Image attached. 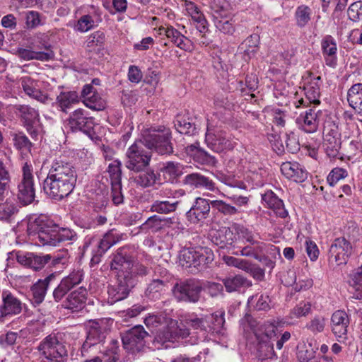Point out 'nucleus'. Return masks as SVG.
I'll list each match as a JSON object with an SVG mask.
<instances>
[{
    "label": "nucleus",
    "mask_w": 362,
    "mask_h": 362,
    "mask_svg": "<svg viewBox=\"0 0 362 362\" xmlns=\"http://www.w3.org/2000/svg\"><path fill=\"white\" fill-rule=\"evenodd\" d=\"M172 132L163 125L151 127L141 132V138L129 147L126 153V167L134 172H142L151 160V153L144 148L155 151L160 156H170L174 153Z\"/></svg>",
    "instance_id": "1"
},
{
    "label": "nucleus",
    "mask_w": 362,
    "mask_h": 362,
    "mask_svg": "<svg viewBox=\"0 0 362 362\" xmlns=\"http://www.w3.org/2000/svg\"><path fill=\"white\" fill-rule=\"evenodd\" d=\"M77 173L74 165L61 158L53 160L43 190L48 198L59 202L69 197L75 188Z\"/></svg>",
    "instance_id": "2"
},
{
    "label": "nucleus",
    "mask_w": 362,
    "mask_h": 362,
    "mask_svg": "<svg viewBox=\"0 0 362 362\" xmlns=\"http://www.w3.org/2000/svg\"><path fill=\"white\" fill-rule=\"evenodd\" d=\"M27 233L29 239L36 245L57 246L62 243L76 239V232L67 228H60L47 216L40 214L28 220Z\"/></svg>",
    "instance_id": "3"
},
{
    "label": "nucleus",
    "mask_w": 362,
    "mask_h": 362,
    "mask_svg": "<svg viewBox=\"0 0 362 362\" xmlns=\"http://www.w3.org/2000/svg\"><path fill=\"white\" fill-rule=\"evenodd\" d=\"M144 323L156 334V339L161 343L187 337L189 334V325L194 329L206 330L204 318L186 320L185 323L173 318H144Z\"/></svg>",
    "instance_id": "4"
},
{
    "label": "nucleus",
    "mask_w": 362,
    "mask_h": 362,
    "mask_svg": "<svg viewBox=\"0 0 362 362\" xmlns=\"http://www.w3.org/2000/svg\"><path fill=\"white\" fill-rule=\"evenodd\" d=\"M240 325L245 329L248 327L253 332L259 341L258 348L259 351H263V349L265 348L267 353L264 354V356L269 357L273 352V344L270 339L276 335V325L270 321L260 322L257 320V318H242Z\"/></svg>",
    "instance_id": "5"
},
{
    "label": "nucleus",
    "mask_w": 362,
    "mask_h": 362,
    "mask_svg": "<svg viewBox=\"0 0 362 362\" xmlns=\"http://www.w3.org/2000/svg\"><path fill=\"white\" fill-rule=\"evenodd\" d=\"M16 196L23 206L32 204L35 198L33 166L27 161L23 163L21 168V177L17 185Z\"/></svg>",
    "instance_id": "6"
},
{
    "label": "nucleus",
    "mask_w": 362,
    "mask_h": 362,
    "mask_svg": "<svg viewBox=\"0 0 362 362\" xmlns=\"http://www.w3.org/2000/svg\"><path fill=\"white\" fill-rule=\"evenodd\" d=\"M38 351L48 362H66L68 351L64 342L55 334L47 336L39 344Z\"/></svg>",
    "instance_id": "7"
},
{
    "label": "nucleus",
    "mask_w": 362,
    "mask_h": 362,
    "mask_svg": "<svg viewBox=\"0 0 362 362\" xmlns=\"http://www.w3.org/2000/svg\"><path fill=\"white\" fill-rule=\"evenodd\" d=\"M214 259V253L208 247L185 248L180 254V262L186 268H202Z\"/></svg>",
    "instance_id": "8"
},
{
    "label": "nucleus",
    "mask_w": 362,
    "mask_h": 362,
    "mask_svg": "<svg viewBox=\"0 0 362 362\" xmlns=\"http://www.w3.org/2000/svg\"><path fill=\"white\" fill-rule=\"evenodd\" d=\"M112 325L111 318H95L88 322V335L82 349L94 346L103 341Z\"/></svg>",
    "instance_id": "9"
},
{
    "label": "nucleus",
    "mask_w": 362,
    "mask_h": 362,
    "mask_svg": "<svg viewBox=\"0 0 362 362\" xmlns=\"http://www.w3.org/2000/svg\"><path fill=\"white\" fill-rule=\"evenodd\" d=\"M205 141L209 148L217 153L232 150L236 145L226 132L215 128L210 124L207 126Z\"/></svg>",
    "instance_id": "10"
},
{
    "label": "nucleus",
    "mask_w": 362,
    "mask_h": 362,
    "mask_svg": "<svg viewBox=\"0 0 362 362\" xmlns=\"http://www.w3.org/2000/svg\"><path fill=\"white\" fill-rule=\"evenodd\" d=\"M202 287L199 281L188 279L176 283L173 293L178 301L196 303L199 300Z\"/></svg>",
    "instance_id": "11"
},
{
    "label": "nucleus",
    "mask_w": 362,
    "mask_h": 362,
    "mask_svg": "<svg viewBox=\"0 0 362 362\" xmlns=\"http://www.w3.org/2000/svg\"><path fill=\"white\" fill-rule=\"evenodd\" d=\"M148 333L141 325H136L122 337L123 348L129 353L136 354L141 351L146 345L145 339Z\"/></svg>",
    "instance_id": "12"
},
{
    "label": "nucleus",
    "mask_w": 362,
    "mask_h": 362,
    "mask_svg": "<svg viewBox=\"0 0 362 362\" xmlns=\"http://www.w3.org/2000/svg\"><path fill=\"white\" fill-rule=\"evenodd\" d=\"M14 112L23 127L32 137L37 134V127L40 122L38 110L28 105H15Z\"/></svg>",
    "instance_id": "13"
},
{
    "label": "nucleus",
    "mask_w": 362,
    "mask_h": 362,
    "mask_svg": "<svg viewBox=\"0 0 362 362\" xmlns=\"http://www.w3.org/2000/svg\"><path fill=\"white\" fill-rule=\"evenodd\" d=\"M341 146V133L335 124H329L324 128L323 147L327 155L332 158H341L340 153Z\"/></svg>",
    "instance_id": "14"
},
{
    "label": "nucleus",
    "mask_w": 362,
    "mask_h": 362,
    "mask_svg": "<svg viewBox=\"0 0 362 362\" xmlns=\"http://www.w3.org/2000/svg\"><path fill=\"white\" fill-rule=\"evenodd\" d=\"M11 255L20 264L33 271L41 270L52 259V255L49 254L43 255L21 251L13 252Z\"/></svg>",
    "instance_id": "15"
},
{
    "label": "nucleus",
    "mask_w": 362,
    "mask_h": 362,
    "mask_svg": "<svg viewBox=\"0 0 362 362\" xmlns=\"http://www.w3.org/2000/svg\"><path fill=\"white\" fill-rule=\"evenodd\" d=\"M135 286L134 279H127L123 274H119L117 284L108 288V302L111 304L126 298L131 290Z\"/></svg>",
    "instance_id": "16"
},
{
    "label": "nucleus",
    "mask_w": 362,
    "mask_h": 362,
    "mask_svg": "<svg viewBox=\"0 0 362 362\" xmlns=\"http://www.w3.org/2000/svg\"><path fill=\"white\" fill-rule=\"evenodd\" d=\"M67 124L74 132H81L90 134L93 129L94 121L93 117L86 115L84 110L79 108L70 115Z\"/></svg>",
    "instance_id": "17"
},
{
    "label": "nucleus",
    "mask_w": 362,
    "mask_h": 362,
    "mask_svg": "<svg viewBox=\"0 0 362 362\" xmlns=\"http://www.w3.org/2000/svg\"><path fill=\"white\" fill-rule=\"evenodd\" d=\"M352 251L351 244L344 237L336 238L329 249L330 259L337 265L345 264Z\"/></svg>",
    "instance_id": "18"
},
{
    "label": "nucleus",
    "mask_w": 362,
    "mask_h": 362,
    "mask_svg": "<svg viewBox=\"0 0 362 362\" xmlns=\"http://www.w3.org/2000/svg\"><path fill=\"white\" fill-rule=\"evenodd\" d=\"M23 308L22 302L10 291L4 290L1 293L0 305V317L16 315L21 313Z\"/></svg>",
    "instance_id": "19"
},
{
    "label": "nucleus",
    "mask_w": 362,
    "mask_h": 362,
    "mask_svg": "<svg viewBox=\"0 0 362 362\" xmlns=\"http://www.w3.org/2000/svg\"><path fill=\"white\" fill-rule=\"evenodd\" d=\"M211 206V201L209 202L200 197L197 198L194 204L186 214L188 221L192 223H198L204 220L209 214Z\"/></svg>",
    "instance_id": "20"
},
{
    "label": "nucleus",
    "mask_w": 362,
    "mask_h": 362,
    "mask_svg": "<svg viewBox=\"0 0 362 362\" xmlns=\"http://www.w3.org/2000/svg\"><path fill=\"white\" fill-rule=\"evenodd\" d=\"M160 34H164L171 42L181 49L187 52H191L194 49L192 42L181 34L173 26L160 28Z\"/></svg>",
    "instance_id": "21"
},
{
    "label": "nucleus",
    "mask_w": 362,
    "mask_h": 362,
    "mask_svg": "<svg viewBox=\"0 0 362 362\" xmlns=\"http://www.w3.org/2000/svg\"><path fill=\"white\" fill-rule=\"evenodd\" d=\"M185 192L183 189H179L175 191L173 197H169L168 200H156L151 205V210L153 212L158 214H169L176 211L180 201L177 200L176 198L184 196Z\"/></svg>",
    "instance_id": "22"
},
{
    "label": "nucleus",
    "mask_w": 362,
    "mask_h": 362,
    "mask_svg": "<svg viewBox=\"0 0 362 362\" xmlns=\"http://www.w3.org/2000/svg\"><path fill=\"white\" fill-rule=\"evenodd\" d=\"M134 262V257L129 255L127 247H122L118 248L112 255V259L110 262L111 270L123 272L130 268L132 263Z\"/></svg>",
    "instance_id": "23"
},
{
    "label": "nucleus",
    "mask_w": 362,
    "mask_h": 362,
    "mask_svg": "<svg viewBox=\"0 0 362 362\" xmlns=\"http://www.w3.org/2000/svg\"><path fill=\"white\" fill-rule=\"evenodd\" d=\"M282 174L288 179L296 182H303L308 177V172L297 162H285L281 165Z\"/></svg>",
    "instance_id": "24"
},
{
    "label": "nucleus",
    "mask_w": 362,
    "mask_h": 362,
    "mask_svg": "<svg viewBox=\"0 0 362 362\" xmlns=\"http://www.w3.org/2000/svg\"><path fill=\"white\" fill-rule=\"evenodd\" d=\"M55 279L54 273H52L44 279H39L30 287L32 303L40 305L45 299L50 282Z\"/></svg>",
    "instance_id": "25"
},
{
    "label": "nucleus",
    "mask_w": 362,
    "mask_h": 362,
    "mask_svg": "<svg viewBox=\"0 0 362 362\" xmlns=\"http://www.w3.org/2000/svg\"><path fill=\"white\" fill-rule=\"evenodd\" d=\"M321 47L326 64L335 67L337 64V47L334 39L331 35H326L322 40Z\"/></svg>",
    "instance_id": "26"
},
{
    "label": "nucleus",
    "mask_w": 362,
    "mask_h": 362,
    "mask_svg": "<svg viewBox=\"0 0 362 362\" xmlns=\"http://www.w3.org/2000/svg\"><path fill=\"white\" fill-rule=\"evenodd\" d=\"M121 238L115 230H110L98 243L96 254L93 257L92 261L98 262L102 257L112 246L117 243Z\"/></svg>",
    "instance_id": "27"
},
{
    "label": "nucleus",
    "mask_w": 362,
    "mask_h": 362,
    "mask_svg": "<svg viewBox=\"0 0 362 362\" xmlns=\"http://www.w3.org/2000/svg\"><path fill=\"white\" fill-rule=\"evenodd\" d=\"M16 55L23 61L38 60L47 62L52 59L51 52L34 50L29 44L26 47H18L16 49Z\"/></svg>",
    "instance_id": "28"
},
{
    "label": "nucleus",
    "mask_w": 362,
    "mask_h": 362,
    "mask_svg": "<svg viewBox=\"0 0 362 362\" xmlns=\"http://www.w3.org/2000/svg\"><path fill=\"white\" fill-rule=\"evenodd\" d=\"M346 100L355 112L362 116V83H354L349 88Z\"/></svg>",
    "instance_id": "29"
},
{
    "label": "nucleus",
    "mask_w": 362,
    "mask_h": 362,
    "mask_svg": "<svg viewBox=\"0 0 362 362\" xmlns=\"http://www.w3.org/2000/svg\"><path fill=\"white\" fill-rule=\"evenodd\" d=\"M263 202L272 209L274 213L281 218H286L288 213L284 209L283 201L279 199L272 191L269 190L262 196Z\"/></svg>",
    "instance_id": "30"
},
{
    "label": "nucleus",
    "mask_w": 362,
    "mask_h": 362,
    "mask_svg": "<svg viewBox=\"0 0 362 362\" xmlns=\"http://www.w3.org/2000/svg\"><path fill=\"white\" fill-rule=\"evenodd\" d=\"M235 239V234L230 228H221L211 235V241L220 248L231 246Z\"/></svg>",
    "instance_id": "31"
},
{
    "label": "nucleus",
    "mask_w": 362,
    "mask_h": 362,
    "mask_svg": "<svg viewBox=\"0 0 362 362\" xmlns=\"http://www.w3.org/2000/svg\"><path fill=\"white\" fill-rule=\"evenodd\" d=\"M222 282L228 293L240 291L252 286V281L243 275L229 276L222 279Z\"/></svg>",
    "instance_id": "32"
},
{
    "label": "nucleus",
    "mask_w": 362,
    "mask_h": 362,
    "mask_svg": "<svg viewBox=\"0 0 362 362\" xmlns=\"http://www.w3.org/2000/svg\"><path fill=\"white\" fill-rule=\"evenodd\" d=\"M183 183L191 187H202L211 191L215 189V184L211 180L198 173L187 175L183 180Z\"/></svg>",
    "instance_id": "33"
},
{
    "label": "nucleus",
    "mask_w": 362,
    "mask_h": 362,
    "mask_svg": "<svg viewBox=\"0 0 362 362\" xmlns=\"http://www.w3.org/2000/svg\"><path fill=\"white\" fill-rule=\"evenodd\" d=\"M86 290L83 288L71 292L68 296L64 306L73 312L81 310L86 302Z\"/></svg>",
    "instance_id": "34"
},
{
    "label": "nucleus",
    "mask_w": 362,
    "mask_h": 362,
    "mask_svg": "<svg viewBox=\"0 0 362 362\" xmlns=\"http://www.w3.org/2000/svg\"><path fill=\"white\" fill-rule=\"evenodd\" d=\"M259 36L257 34H252L245 40L239 46L238 49L243 53L245 61L250 59L259 49Z\"/></svg>",
    "instance_id": "35"
},
{
    "label": "nucleus",
    "mask_w": 362,
    "mask_h": 362,
    "mask_svg": "<svg viewBox=\"0 0 362 362\" xmlns=\"http://www.w3.org/2000/svg\"><path fill=\"white\" fill-rule=\"evenodd\" d=\"M297 122L300 128L307 133L315 132L318 128V120L315 110L309 109L305 111V115H300L297 119Z\"/></svg>",
    "instance_id": "36"
},
{
    "label": "nucleus",
    "mask_w": 362,
    "mask_h": 362,
    "mask_svg": "<svg viewBox=\"0 0 362 362\" xmlns=\"http://www.w3.org/2000/svg\"><path fill=\"white\" fill-rule=\"evenodd\" d=\"M211 10L213 21L233 16L231 6L226 0H214L211 4Z\"/></svg>",
    "instance_id": "37"
},
{
    "label": "nucleus",
    "mask_w": 362,
    "mask_h": 362,
    "mask_svg": "<svg viewBox=\"0 0 362 362\" xmlns=\"http://www.w3.org/2000/svg\"><path fill=\"white\" fill-rule=\"evenodd\" d=\"M19 211L17 204L9 199L0 202V221L11 223Z\"/></svg>",
    "instance_id": "38"
},
{
    "label": "nucleus",
    "mask_w": 362,
    "mask_h": 362,
    "mask_svg": "<svg viewBox=\"0 0 362 362\" xmlns=\"http://www.w3.org/2000/svg\"><path fill=\"white\" fill-rule=\"evenodd\" d=\"M159 178L160 175L158 173H156L153 170L147 169L136 176L134 181L137 185L146 188L154 185Z\"/></svg>",
    "instance_id": "39"
},
{
    "label": "nucleus",
    "mask_w": 362,
    "mask_h": 362,
    "mask_svg": "<svg viewBox=\"0 0 362 362\" xmlns=\"http://www.w3.org/2000/svg\"><path fill=\"white\" fill-rule=\"evenodd\" d=\"M211 205L214 210L224 216L232 217L240 213L238 208L223 200H212Z\"/></svg>",
    "instance_id": "40"
},
{
    "label": "nucleus",
    "mask_w": 362,
    "mask_h": 362,
    "mask_svg": "<svg viewBox=\"0 0 362 362\" xmlns=\"http://www.w3.org/2000/svg\"><path fill=\"white\" fill-rule=\"evenodd\" d=\"M164 177L170 182H173L182 174L180 165L174 161H168L163 164L160 169Z\"/></svg>",
    "instance_id": "41"
},
{
    "label": "nucleus",
    "mask_w": 362,
    "mask_h": 362,
    "mask_svg": "<svg viewBox=\"0 0 362 362\" xmlns=\"http://www.w3.org/2000/svg\"><path fill=\"white\" fill-rule=\"evenodd\" d=\"M168 281L163 279H153L148 284L145 291V295L150 299L156 300L159 298L161 293L165 291Z\"/></svg>",
    "instance_id": "42"
},
{
    "label": "nucleus",
    "mask_w": 362,
    "mask_h": 362,
    "mask_svg": "<svg viewBox=\"0 0 362 362\" xmlns=\"http://www.w3.org/2000/svg\"><path fill=\"white\" fill-rule=\"evenodd\" d=\"M265 244L262 242H256V243L250 244L243 247L238 251L233 252L236 255H241L248 257L258 258L259 254H262L264 250Z\"/></svg>",
    "instance_id": "43"
},
{
    "label": "nucleus",
    "mask_w": 362,
    "mask_h": 362,
    "mask_svg": "<svg viewBox=\"0 0 362 362\" xmlns=\"http://www.w3.org/2000/svg\"><path fill=\"white\" fill-rule=\"evenodd\" d=\"M122 274L127 277V279H134L135 280V286L138 283V279L139 277H144L148 274V268L144 266L143 264L140 262H134V261L132 263L130 268L125 272H123Z\"/></svg>",
    "instance_id": "44"
},
{
    "label": "nucleus",
    "mask_w": 362,
    "mask_h": 362,
    "mask_svg": "<svg viewBox=\"0 0 362 362\" xmlns=\"http://www.w3.org/2000/svg\"><path fill=\"white\" fill-rule=\"evenodd\" d=\"M11 136L13 146L16 149L22 152L30 153L33 144L23 132H13Z\"/></svg>",
    "instance_id": "45"
},
{
    "label": "nucleus",
    "mask_w": 362,
    "mask_h": 362,
    "mask_svg": "<svg viewBox=\"0 0 362 362\" xmlns=\"http://www.w3.org/2000/svg\"><path fill=\"white\" fill-rule=\"evenodd\" d=\"M349 283L356 291V298H362V265L352 272Z\"/></svg>",
    "instance_id": "46"
},
{
    "label": "nucleus",
    "mask_w": 362,
    "mask_h": 362,
    "mask_svg": "<svg viewBox=\"0 0 362 362\" xmlns=\"http://www.w3.org/2000/svg\"><path fill=\"white\" fill-rule=\"evenodd\" d=\"M57 101L62 110L65 112L72 104L78 102V96L75 91L62 92L57 96Z\"/></svg>",
    "instance_id": "47"
},
{
    "label": "nucleus",
    "mask_w": 362,
    "mask_h": 362,
    "mask_svg": "<svg viewBox=\"0 0 362 362\" xmlns=\"http://www.w3.org/2000/svg\"><path fill=\"white\" fill-rule=\"evenodd\" d=\"M46 37L47 36L44 35H37L32 37L28 43L34 50L51 52L52 58L54 53L51 49L50 44L45 40Z\"/></svg>",
    "instance_id": "48"
},
{
    "label": "nucleus",
    "mask_w": 362,
    "mask_h": 362,
    "mask_svg": "<svg viewBox=\"0 0 362 362\" xmlns=\"http://www.w3.org/2000/svg\"><path fill=\"white\" fill-rule=\"evenodd\" d=\"M84 105L94 111H102L105 109L106 102L98 93H93L90 97L83 100Z\"/></svg>",
    "instance_id": "49"
},
{
    "label": "nucleus",
    "mask_w": 362,
    "mask_h": 362,
    "mask_svg": "<svg viewBox=\"0 0 362 362\" xmlns=\"http://www.w3.org/2000/svg\"><path fill=\"white\" fill-rule=\"evenodd\" d=\"M176 130L182 134H194L196 131V127L180 115H177L174 122Z\"/></svg>",
    "instance_id": "50"
},
{
    "label": "nucleus",
    "mask_w": 362,
    "mask_h": 362,
    "mask_svg": "<svg viewBox=\"0 0 362 362\" xmlns=\"http://www.w3.org/2000/svg\"><path fill=\"white\" fill-rule=\"evenodd\" d=\"M332 330L337 337H342L347 333V327L350 323L349 318H331Z\"/></svg>",
    "instance_id": "51"
},
{
    "label": "nucleus",
    "mask_w": 362,
    "mask_h": 362,
    "mask_svg": "<svg viewBox=\"0 0 362 362\" xmlns=\"http://www.w3.org/2000/svg\"><path fill=\"white\" fill-rule=\"evenodd\" d=\"M235 22L233 16L214 21L216 28L221 33L232 35L235 32Z\"/></svg>",
    "instance_id": "52"
},
{
    "label": "nucleus",
    "mask_w": 362,
    "mask_h": 362,
    "mask_svg": "<svg viewBox=\"0 0 362 362\" xmlns=\"http://www.w3.org/2000/svg\"><path fill=\"white\" fill-rule=\"evenodd\" d=\"M311 9L305 5L298 6L296 11L297 25L304 27L310 20Z\"/></svg>",
    "instance_id": "53"
},
{
    "label": "nucleus",
    "mask_w": 362,
    "mask_h": 362,
    "mask_svg": "<svg viewBox=\"0 0 362 362\" xmlns=\"http://www.w3.org/2000/svg\"><path fill=\"white\" fill-rule=\"evenodd\" d=\"M105 42V34L102 31H96L88 36L86 47L91 51L96 46H101Z\"/></svg>",
    "instance_id": "54"
},
{
    "label": "nucleus",
    "mask_w": 362,
    "mask_h": 362,
    "mask_svg": "<svg viewBox=\"0 0 362 362\" xmlns=\"http://www.w3.org/2000/svg\"><path fill=\"white\" fill-rule=\"evenodd\" d=\"M232 228L238 234V235L240 238L245 240L246 242L250 244H254L256 243V242H258L257 240H255L254 234L252 232L244 226L238 223H233L232 225Z\"/></svg>",
    "instance_id": "55"
},
{
    "label": "nucleus",
    "mask_w": 362,
    "mask_h": 362,
    "mask_svg": "<svg viewBox=\"0 0 362 362\" xmlns=\"http://www.w3.org/2000/svg\"><path fill=\"white\" fill-rule=\"evenodd\" d=\"M10 179L8 170L6 169L4 162L0 159V197L7 190Z\"/></svg>",
    "instance_id": "56"
},
{
    "label": "nucleus",
    "mask_w": 362,
    "mask_h": 362,
    "mask_svg": "<svg viewBox=\"0 0 362 362\" xmlns=\"http://www.w3.org/2000/svg\"><path fill=\"white\" fill-rule=\"evenodd\" d=\"M349 18L354 21L357 22L362 17V1H358L350 5L348 8Z\"/></svg>",
    "instance_id": "57"
},
{
    "label": "nucleus",
    "mask_w": 362,
    "mask_h": 362,
    "mask_svg": "<svg viewBox=\"0 0 362 362\" xmlns=\"http://www.w3.org/2000/svg\"><path fill=\"white\" fill-rule=\"evenodd\" d=\"M315 356V351L312 347L311 344H309L308 346H305L297 352V358L300 362H309Z\"/></svg>",
    "instance_id": "58"
},
{
    "label": "nucleus",
    "mask_w": 362,
    "mask_h": 362,
    "mask_svg": "<svg viewBox=\"0 0 362 362\" xmlns=\"http://www.w3.org/2000/svg\"><path fill=\"white\" fill-rule=\"evenodd\" d=\"M68 262V256L67 253L65 252L62 255H56L52 256V259L49 262V267H54L58 271L54 272V274L56 275V273L59 272L60 269H63L64 267L67 264Z\"/></svg>",
    "instance_id": "59"
},
{
    "label": "nucleus",
    "mask_w": 362,
    "mask_h": 362,
    "mask_svg": "<svg viewBox=\"0 0 362 362\" xmlns=\"http://www.w3.org/2000/svg\"><path fill=\"white\" fill-rule=\"evenodd\" d=\"M82 273L80 271H74L69 276L64 277L62 281L64 282L67 287L71 290L75 286L79 284L82 280Z\"/></svg>",
    "instance_id": "60"
},
{
    "label": "nucleus",
    "mask_w": 362,
    "mask_h": 362,
    "mask_svg": "<svg viewBox=\"0 0 362 362\" xmlns=\"http://www.w3.org/2000/svg\"><path fill=\"white\" fill-rule=\"evenodd\" d=\"M21 86L24 92L30 97L38 90L37 82L28 76L21 78Z\"/></svg>",
    "instance_id": "61"
},
{
    "label": "nucleus",
    "mask_w": 362,
    "mask_h": 362,
    "mask_svg": "<svg viewBox=\"0 0 362 362\" xmlns=\"http://www.w3.org/2000/svg\"><path fill=\"white\" fill-rule=\"evenodd\" d=\"M163 225L161 221V218L159 216L153 215L146 221L143 224V228L145 229H151L153 231H157L163 228Z\"/></svg>",
    "instance_id": "62"
},
{
    "label": "nucleus",
    "mask_w": 362,
    "mask_h": 362,
    "mask_svg": "<svg viewBox=\"0 0 362 362\" xmlns=\"http://www.w3.org/2000/svg\"><path fill=\"white\" fill-rule=\"evenodd\" d=\"M347 175V172L339 168H334L327 176V182L331 186H334L338 181L344 178Z\"/></svg>",
    "instance_id": "63"
},
{
    "label": "nucleus",
    "mask_w": 362,
    "mask_h": 362,
    "mask_svg": "<svg viewBox=\"0 0 362 362\" xmlns=\"http://www.w3.org/2000/svg\"><path fill=\"white\" fill-rule=\"evenodd\" d=\"M112 201L115 205H119L124 202V196L122 192V182L111 184Z\"/></svg>",
    "instance_id": "64"
}]
</instances>
